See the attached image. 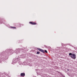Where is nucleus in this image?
<instances>
[{
  "mask_svg": "<svg viewBox=\"0 0 77 77\" xmlns=\"http://www.w3.org/2000/svg\"><path fill=\"white\" fill-rule=\"evenodd\" d=\"M45 53H48L47 51V50H45Z\"/></svg>",
  "mask_w": 77,
  "mask_h": 77,
  "instance_id": "nucleus-7",
  "label": "nucleus"
},
{
  "mask_svg": "<svg viewBox=\"0 0 77 77\" xmlns=\"http://www.w3.org/2000/svg\"><path fill=\"white\" fill-rule=\"evenodd\" d=\"M37 50H38V51H41V52H42V53H45V51H44V50L41 49H40L39 48H38Z\"/></svg>",
  "mask_w": 77,
  "mask_h": 77,
  "instance_id": "nucleus-2",
  "label": "nucleus"
},
{
  "mask_svg": "<svg viewBox=\"0 0 77 77\" xmlns=\"http://www.w3.org/2000/svg\"><path fill=\"white\" fill-rule=\"evenodd\" d=\"M69 56H70V57L72 58V59H75V58H76L75 54L70 53L69 54Z\"/></svg>",
  "mask_w": 77,
  "mask_h": 77,
  "instance_id": "nucleus-1",
  "label": "nucleus"
},
{
  "mask_svg": "<svg viewBox=\"0 0 77 77\" xmlns=\"http://www.w3.org/2000/svg\"><path fill=\"white\" fill-rule=\"evenodd\" d=\"M39 53H40V52L38 51V52H37V54H39Z\"/></svg>",
  "mask_w": 77,
  "mask_h": 77,
  "instance_id": "nucleus-6",
  "label": "nucleus"
},
{
  "mask_svg": "<svg viewBox=\"0 0 77 77\" xmlns=\"http://www.w3.org/2000/svg\"><path fill=\"white\" fill-rule=\"evenodd\" d=\"M29 24H31L32 25H36L37 24L36 23L30 22H29Z\"/></svg>",
  "mask_w": 77,
  "mask_h": 77,
  "instance_id": "nucleus-3",
  "label": "nucleus"
},
{
  "mask_svg": "<svg viewBox=\"0 0 77 77\" xmlns=\"http://www.w3.org/2000/svg\"><path fill=\"white\" fill-rule=\"evenodd\" d=\"M20 75L21 77H23V76H25V73H22L20 74Z\"/></svg>",
  "mask_w": 77,
  "mask_h": 77,
  "instance_id": "nucleus-4",
  "label": "nucleus"
},
{
  "mask_svg": "<svg viewBox=\"0 0 77 77\" xmlns=\"http://www.w3.org/2000/svg\"><path fill=\"white\" fill-rule=\"evenodd\" d=\"M67 71H69V70L68 69H67Z\"/></svg>",
  "mask_w": 77,
  "mask_h": 77,
  "instance_id": "nucleus-8",
  "label": "nucleus"
},
{
  "mask_svg": "<svg viewBox=\"0 0 77 77\" xmlns=\"http://www.w3.org/2000/svg\"><path fill=\"white\" fill-rule=\"evenodd\" d=\"M11 28H12V29H16V27L11 26Z\"/></svg>",
  "mask_w": 77,
  "mask_h": 77,
  "instance_id": "nucleus-5",
  "label": "nucleus"
}]
</instances>
